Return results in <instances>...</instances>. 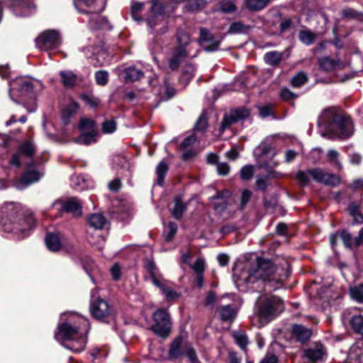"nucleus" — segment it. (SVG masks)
I'll use <instances>...</instances> for the list:
<instances>
[{"label": "nucleus", "instance_id": "59", "mask_svg": "<svg viewBox=\"0 0 363 363\" xmlns=\"http://www.w3.org/2000/svg\"><path fill=\"white\" fill-rule=\"evenodd\" d=\"M191 267L196 274H203L205 269V260L202 257H199Z\"/></svg>", "mask_w": 363, "mask_h": 363}, {"label": "nucleus", "instance_id": "41", "mask_svg": "<svg viewBox=\"0 0 363 363\" xmlns=\"http://www.w3.org/2000/svg\"><path fill=\"white\" fill-rule=\"evenodd\" d=\"M308 81L307 75L303 72H300L296 74L291 80V85L295 88H299L304 85Z\"/></svg>", "mask_w": 363, "mask_h": 363}, {"label": "nucleus", "instance_id": "12", "mask_svg": "<svg viewBox=\"0 0 363 363\" xmlns=\"http://www.w3.org/2000/svg\"><path fill=\"white\" fill-rule=\"evenodd\" d=\"M199 45L206 52H215L218 50L220 41L206 28H201L200 36L198 39Z\"/></svg>", "mask_w": 363, "mask_h": 363}, {"label": "nucleus", "instance_id": "31", "mask_svg": "<svg viewBox=\"0 0 363 363\" xmlns=\"http://www.w3.org/2000/svg\"><path fill=\"white\" fill-rule=\"evenodd\" d=\"M283 52L277 51L268 52L264 55L265 62L271 66H277L283 59Z\"/></svg>", "mask_w": 363, "mask_h": 363}, {"label": "nucleus", "instance_id": "21", "mask_svg": "<svg viewBox=\"0 0 363 363\" xmlns=\"http://www.w3.org/2000/svg\"><path fill=\"white\" fill-rule=\"evenodd\" d=\"M291 333L296 340L301 343L307 342L312 335L311 330L302 325H294Z\"/></svg>", "mask_w": 363, "mask_h": 363}, {"label": "nucleus", "instance_id": "58", "mask_svg": "<svg viewBox=\"0 0 363 363\" xmlns=\"http://www.w3.org/2000/svg\"><path fill=\"white\" fill-rule=\"evenodd\" d=\"M81 99L86 104L91 108H96L100 102V100L98 98L86 94L82 95Z\"/></svg>", "mask_w": 363, "mask_h": 363}, {"label": "nucleus", "instance_id": "52", "mask_svg": "<svg viewBox=\"0 0 363 363\" xmlns=\"http://www.w3.org/2000/svg\"><path fill=\"white\" fill-rule=\"evenodd\" d=\"M95 79L98 85L105 86L108 83V73L104 70H99L95 73Z\"/></svg>", "mask_w": 363, "mask_h": 363}, {"label": "nucleus", "instance_id": "32", "mask_svg": "<svg viewBox=\"0 0 363 363\" xmlns=\"http://www.w3.org/2000/svg\"><path fill=\"white\" fill-rule=\"evenodd\" d=\"M125 80L134 82L140 79L143 77V72L142 70L137 69L135 67H130L125 69Z\"/></svg>", "mask_w": 363, "mask_h": 363}, {"label": "nucleus", "instance_id": "26", "mask_svg": "<svg viewBox=\"0 0 363 363\" xmlns=\"http://www.w3.org/2000/svg\"><path fill=\"white\" fill-rule=\"evenodd\" d=\"M182 340L179 337L175 339L169 348V356L171 359H177L184 354V350L186 349V346L182 347Z\"/></svg>", "mask_w": 363, "mask_h": 363}, {"label": "nucleus", "instance_id": "51", "mask_svg": "<svg viewBox=\"0 0 363 363\" xmlns=\"http://www.w3.org/2000/svg\"><path fill=\"white\" fill-rule=\"evenodd\" d=\"M310 174L308 172V169L305 171H298L296 174V179L298 181L301 186H306L310 182Z\"/></svg>", "mask_w": 363, "mask_h": 363}, {"label": "nucleus", "instance_id": "53", "mask_svg": "<svg viewBox=\"0 0 363 363\" xmlns=\"http://www.w3.org/2000/svg\"><path fill=\"white\" fill-rule=\"evenodd\" d=\"M28 225V229L30 230L35 226L36 221L33 217V213L29 210L24 211V226ZM26 228L24 227V231Z\"/></svg>", "mask_w": 363, "mask_h": 363}, {"label": "nucleus", "instance_id": "11", "mask_svg": "<svg viewBox=\"0 0 363 363\" xmlns=\"http://www.w3.org/2000/svg\"><path fill=\"white\" fill-rule=\"evenodd\" d=\"M90 311L94 318L101 321H105V319L111 315V308L108 303L101 298L91 300Z\"/></svg>", "mask_w": 363, "mask_h": 363}, {"label": "nucleus", "instance_id": "6", "mask_svg": "<svg viewBox=\"0 0 363 363\" xmlns=\"http://www.w3.org/2000/svg\"><path fill=\"white\" fill-rule=\"evenodd\" d=\"M154 323L150 329L154 333L162 338L169 336L171 332L172 323L170 315L164 308H159L152 315Z\"/></svg>", "mask_w": 363, "mask_h": 363}, {"label": "nucleus", "instance_id": "9", "mask_svg": "<svg viewBox=\"0 0 363 363\" xmlns=\"http://www.w3.org/2000/svg\"><path fill=\"white\" fill-rule=\"evenodd\" d=\"M308 172L315 182L326 186L336 187L341 182V178L339 175L326 172L319 167L308 169Z\"/></svg>", "mask_w": 363, "mask_h": 363}, {"label": "nucleus", "instance_id": "29", "mask_svg": "<svg viewBox=\"0 0 363 363\" xmlns=\"http://www.w3.org/2000/svg\"><path fill=\"white\" fill-rule=\"evenodd\" d=\"M87 220L89 225L95 229H102L107 223L105 217L101 213L91 214Z\"/></svg>", "mask_w": 363, "mask_h": 363}, {"label": "nucleus", "instance_id": "39", "mask_svg": "<svg viewBox=\"0 0 363 363\" xmlns=\"http://www.w3.org/2000/svg\"><path fill=\"white\" fill-rule=\"evenodd\" d=\"M95 137L96 132L94 130H91L88 133L81 134V135L77 139L76 142L79 144L87 145L96 142Z\"/></svg>", "mask_w": 363, "mask_h": 363}, {"label": "nucleus", "instance_id": "16", "mask_svg": "<svg viewBox=\"0 0 363 363\" xmlns=\"http://www.w3.org/2000/svg\"><path fill=\"white\" fill-rule=\"evenodd\" d=\"M238 308L235 305L227 304L218 306L216 308L220 320L223 322L230 323L234 321L238 315Z\"/></svg>", "mask_w": 363, "mask_h": 363}, {"label": "nucleus", "instance_id": "4", "mask_svg": "<svg viewBox=\"0 0 363 363\" xmlns=\"http://www.w3.org/2000/svg\"><path fill=\"white\" fill-rule=\"evenodd\" d=\"M150 3V16L147 18V24L152 30L161 24L162 26L161 28L156 31L159 33H164L167 30L165 6L160 0H151Z\"/></svg>", "mask_w": 363, "mask_h": 363}, {"label": "nucleus", "instance_id": "55", "mask_svg": "<svg viewBox=\"0 0 363 363\" xmlns=\"http://www.w3.org/2000/svg\"><path fill=\"white\" fill-rule=\"evenodd\" d=\"M254 172L255 169L252 165H245L240 170V177L243 180H248L252 177Z\"/></svg>", "mask_w": 363, "mask_h": 363}, {"label": "nucleus", "instance_id": "23", "mask_svg": "<svg viewBox=\"0 0 363 363\" xmlns=\"http://www.w3.org/2000/svg\"><path fill=\"white\" fill-rule=\"evenodd\" d=\"M350 363H363V342L353 345L348 352Z\"/></svg>", "mask_w": 363, "mask_h": 363}, {"label": "nucleus", "instance_id": "57", "mask_svg": "<svg viewBox=\"0 0 363 363\" xmlns=\"http://www.w3.org/2000/svg\"><path fill=\"white\" fill-rule=\"evenodd\" d=\"M260 167L264 168L267 172V175L265 176L267 179H279L283 177L280 172L273 170L267 163H264L260 165Z\"/></svg>", "mask_w": 363, "mask_h": 363}, {"label": "nucleus", "instance_id": "47", "mask_svg": "<svg viewBox=\"0 0 363 363\" xmlns=\"http://www.w3.org/2000/svg\"><path fill=\"white\" fill-rule=\"evenodd\" d=\"M21 218L18 222H13L11 220H9L4 223V230L6 232L9 233H15V232H21Z\"/></svg>", "mask_w": 363, "mask_h": 363}, {"label": "nucleus", "instance_id": "54", "mask_svg": "<svg viewBox=\"0 0 363 363\" xmlns=\"http://www.w3.org/2000/svg\"><path fill=\"white\" fill-rule=\"evenodd\" d=\"M144 6L143 3L135 2L131 6V16L135 21H141L142 18L139 16V13L143 10Z\"/></svg>", "mask_w": 363, "mask_h": 363}, {"label": "nucleus", "instance_id": "35", "mask_svg": "<svg viewBox=\"0 0 363 363\" xmlns=\"http://www.w3.org/2000/svg\"><path fill=\"white\" fill-rule=\"evenodd\" d=\"M350 296L353 300L358 303H363V283L350 287Z\"/></svg>", "mask_w": 363, "mask_h": 363}, {"label": "nucleus", "instance_id": "61", "mask_svg": "<svg viewBox=\"0 0 363 363\" xmlns=\"http://www.w3.org/2000/svg\"><path fill=\"white\" fill-rule=\"evenodd\" d=\"M184 354L189 359L191 363H198L196 352L191 347L186 345V349L184 350Z\"/></svg>", "mask_w": 363, "mask_h": 363}, {"label": "nucleus", "instance_id": "50", "mask_svg": "<svg viewBox=\"0 0 363 363\" xmlns=\"http://www.w3.org/2000/svg\"><path fill=\"white\" fill-rule=\"evenodd\" d=\"M236 343L243 350L246 349L248 344V339L247 335L241 332L235 333L233 335Z\"/></svg>", "mask_w": 363, "mask_h": 363}, {"label": "nucleus", "instance_id": "46", "mask_svg": "<svg viewBox=\"0 0 363 363\" xmlns=\"http://www.w3.org/2000/svg\"><path fill=\"white\" fill-rule=\"evenodd\" d=\"M167 169V164L164 162L162 161L158 164L156 172L157 174V183L160 186L163 184L164 175Z\"/></svg>", "mask_w": 363, "mask_h": 363}, {"label": "nucleus", "instance_id": "15", "mask_svg": "<svg viewBox=\"0 0 363 363\" xmlns=\"http://www.w3.org/2000/svg\"><path fill=\"white\" fill-rule=\"evenodd\" d=\"M97 0H74L75 7L84 13H96L104 10V5L97 7Z\"/></svg>", "mask_w": 363, "mask_h": 363}, {"label": "nucleus", "instance_id": "3", "mask_svg": "<svg viewBox=\"0 0 363 363\" xmlns=\"http://www.w3.org/2000/svg\"><path fill=\"white\" fill-rule=\"evenodd\" d=\"M318 124L325 130L322 135L330 139L344 140L353 134L351 118L337 114L333 108H327L322 112Z\"/></svg>", "mask_w": 363, "mask_h": 363}, {"label": "nucleus", "instance_id": "10", "mask_svg": "<svg viewBox=\"0 0 363 363\" xmlns=\"http://www.w3.org/2000/svg\"><path fill=\"white\" fill-rule=\"evenodd\" d=\"M43 86L40 81L30 77L24 79V96L28 95L30 100V108H28L29 112H33L36 108L35 99L37 94L42 90Z\"/></svg>", "mask_w": 363, "mask_h": 363}, {"label": "nucleus", "instance_id": "33", "mask_svg": "<svg viewBox=\"0 0 363 363\" xmlns=\"http://www.w3.org/2000/svg\"><path fill=\"white\" fill-rule=\"evenodd\" d=\"M329 163L335 167L338 171L342 169L341 162L339 160L340 154L335 150H329L326 154Z\"/></svg>", "mask_w": 363, "mask_h": 363}, {"label": "nucleus", "instance_id": "20", "mask_svg": "<svg viewBox=\"0 0 363 363\" xmlns=\"http://www.w3.org/2000/svg\"><path fill=\"white\" fill-rule=\"evenodd\" d=\"M318 65L323 70L328 72L342 68V62L340 60L333 59L328 56L320 57Z\"/></svg>", "mask_w": 363, "mask_h": 363}, {"label": "nucleus", "instance_id": "60", "mask_svg": "<svg viewBox=\"0 0 363 363\" xmlns=\"http://www.w3.org/2000/svg\"><path fill=\"white\" fill-rule=\"evenodd\" d=\"M208 125L207 118L205 113H201L199 116L196 125L195 129L199 131H203L206 130Z\"/></svg>", "mask_w": 363, "mask_h": 363}, {"label": "nucleus", "instance_id": "30", "mask_svg": "<svg viewBox=\"0 0 363 363\" xmlns=\"http://www.w3.org/2000/svg\"><path fill=\"white\" fill-rule=\"evenodd\" d=\"M350 325L354 333L363 335V314L353 315L350 319Z\"/></svg>", "mask_w": 363, "mask_h": 363}, {"label": "nucleus", "instance_id": "22", "mask_svg": "<svg viewBox=\"0 0 363 363\" xmlns=\"http://www.w3.org/2000/svg\"><path fill=\"white\" fill-rule=\"evenodd\" d=\"M62 208L65 211L71 213L74 216L82 215V204L77 198L72 197L63 201Z\"/></svg>", "mask_w": 363, "mask_h": 363}, {"label": "nucleus", "instance_id": "49", "mask_svg": "<svg viewBox=\"0 0 363 363\" xmlns=\"http://www.w3.org/2000/svg\"><path fill=\"white\" fill-rule=\"evenodd\" d=\"M78 107V104L73 102L63 110L62 118L65 123L68 122L69 118L77 112Z\"/></svg>", "mask_w": 363, "mask_h": 363}, {"label": "nucleus", "instance_id": "42", "mask_svg": "<svg viewBox=\"0 0 363 363\" xmlns=\"http://www.w3.org/2000/svg\"><path fill=\"white\" fill-rule=\"evenodd\" d=\"M23 93V79L21 78L16 79L10 83L11 96L17 94L21 96Z\"/></svg>", "mask_w": 363, "mask_h": 363}, {"label": "nucleus", "instance_id": "62", "mask_svg": "<svg viewBox=\"0 0 363 363\" xmlns=\"http://www.w3.org/2000/svg\"><path fill=\"white\" fill-rule=\"evenodd\" d=\"M95 122L89 118H82L79 123V128L82 130H94Z\"/></svg>", "mask_w": 363, "mask_h": 363}, {"label": "nucleus", "instance_id": "25", "mask_svg": "<svg viewBox=\"0 0 363 363\" xmlns=\"http://www.w3.org/2000/svg\"><path fill=\"white\" fill-rule=\"evenodd\" d=\"M272 0H244L246 8L252 12L259 11L267 7Z\"/></svg>", "mask_w": 363, "mask_h": 363}, {"label": "nucleus", "instance_id": "8", "mask_svg": "<svg viewBox=\"0 0 363 363\" xmlns=\"http://www.w3.org/2000/svg\"><path fill=\"white\" fill-rule=\"evenodd\" d=\"M62 43V38L59 31L56 30H47L43 32L36 39L38 47L44 50L55 49Z\"/></svg>", "mask_w": 363, "mask_h": 363}, {"label": "nucleus", "instance_id": "38", "mask_svg": "<svg viewBox=\"0 0 363 363\" xmlns=\"http://www.w3.org/2000/svg\"><path fill=\"white\" fill-rule=\"evenodd\" d=\"M35 150V146L32 141H24V160L28 161V158H36L40 160L39 157L34 155Z\"/></svg>", "mask_w": 363, "mask_h": 363}, {"label": "nucleus", "instance_id": "17", "mask_svg": "<svg viewBox=\"0 0 363 363\" xmlns=\"http://www.w3.org/2000/svg\"><path fill=\"white\" fill-rule=\"evenodd\" d=\"M199 50L197 49L194 50V52L192 55L187 53V52L184 50H182L180 48H175L173 55L169 60V66L171 69L175 70L177 69L181 62L184 59L190 56L191 57H195L198 55Z\"/></svg>", "mask_w": 363, "mask_h": 363}, {"label": "nucleus", "instance_id": "36", "mask_svg": "<svg viewBox=\"0 0 363 363\" xmlns=\"http://www.w3.org/2000/svg\"><path fill=\"white\" fill-rule=\"evenodd\" d=\"M298 38L303 44L310 45L315 40L316 35L311 30H301L298 34Z\"/></svg>", "mask_w": 363, "mask_h": 363}, {"label": "nucleus", "instance_id": "48", "mask_svg": "<svg viewBox=\"0 0 363 363\" xmlns=\"http://www.w3.org/2000/svg\"><path fill=\"white\" fill-rule=\"evenodd\" d=\"M177 232V225L173 222L169 223L168 228L164 231V240L170 242Z\"/></svg>", "mask_w": 363, "mask_h": 363}, {"label": "nucleus", "instance_id": "18", "mask_svg": "<svg viewBox=\"0 0 363 363\" xmlns=\"http://www.w3.org/2000/svg\"><path fill=\"white\" fill-rule=\"evenodd\" d=\"M260 156L272 155L274 157L278 154L274 138L273 136L265 138L257 147Z\"/></svg>", "mask_w": 363, "mask_h": 363}, {"label": "nucleus", "instance_id": "44", "mask_svg": "<svg viewBox=\"0 0 363 363\" xmlns=\"http://www.w3.org/2000/svg\"><path fill=\"white\" fill-rule=\"evenodd\" d=\"M219 10L223 13H230L237 10L235 3L231 0H223L219 4Z\"/></svg>", "mask_w": 363, "mask_h": 363}, {"label": "nucleus", "instance_id": "19", "mask_svg": "<svg viewBox=\"0 0 363 363\" xmlns=\"http://www.w3.org/2000/svg\"><path fill=\"white\" fill-rule=\"evenodd\" d=\"M177 45L176 48H180L190 55L194 52V50L192 49L193 41L188 33L183 30H179L177 33Z\"/></svg>", "mask_w": 363, "mask_h": 363}, {"label": "nucleus", "instance_id": "27", "mask_svg": "<svg viewBox=\"0 0 363 363\" xmlns=\"http://www.w3.org/2000/svg\"><path fill=\"white\" fill-rule=\"evenodd\" d=\"M63 86L66 88H72L77 82V75L72 71H61L59 73Z\"/></svg>", "mask_w": 363, "mask_h": 363}, {"label": "nucleus", "instance_id": "1", "mask_svg": "<svg viewBox=\"0 0 363 363\" xmlns=\"http://www.w3.org/2000/svg\"><path fill=\"white\" fill-rule=\"evenodd\" d=\"M289 262L285 260L274 264L268 259L257 257L256 262L247 269L245 280L248 284L260 281L263 283L274 282L281 284L289 275Z\"/></svg>", "mask_w": 363, "mask_h": 363}, {"label": "nucleus", "instance_id": "56", "mask_svg": "<svg viewBox=\"0 0 363 363\" xmlns=\"http://www.w3.org/2000/svg\"><path fill=\"white\" fill-rule=\"evenodd\" d=\"M116 129V123L113 119L106 120L102 123V130L104 133H113Z\"/></svg>", "mask_w": 363, "mask_h": 363}, {"label": "nucleus", "instance_id": "64", "mask_svg": "<svg viewBox=\"0 0 363 363\" xmlns=\"http://www.w3.org/2000/svg\"><path fill=\"white\" fill-rule=\"evenodd\" d=\"M196 140V137L194 135H191L189 137H186L181 143L180 149L182 150H185L191 147L192 145L195 143Z\"/></svg>", "mask_w": 363, "mask_h": 363}, {"label": "nucleus", "instance_id": "40", "mask_svg": "<svg viewBox=\"0 0 363 363\" xmlns=\"http://www.w3.org/2000/svg\"><path fill=\"white\" fill-rule=\"evenodd\" d=\"M231 196V192L228 190H223L221 191H218L214 196L211 197L212 199H220L222 200V204L220 207L219 206L216 205L215 208L221 210L225 208L226 205V199Z\"/></svg>", "mask_w": 363, "mask_h": 363}, {"label": "nucleus", "instance_id": "63", "mask_svg": "<svg viewBox=\"0 0 363 363\" xmlns=\"http://www.w3.org/2000/svg\"><path fill=\"white\" fill-rule=\"evenodd\" d=\"M219 300L216 296V294L214 291H210L207 293L206 297L205 298L204 305L206 306H212L214 305L216 302H218Z\"/></svg>", "mask_w": 363, "mask_h": 363}, {"label": "nucleus", "instance_id": "5", "mask_svg": "<svg viewBox=\"0 0 363 363\" xmlns=\"http://www.w3.org/2000/svg\"><path fill=\"white\" fill-rule=\"evenodd\" d=\"M257 307L258 314L262 318L275 316L284 310L283 301L277 296L259 297Z\"/></svg>", "mask_w": 363, "mask_h": 363}, {"label": "nucleus", "instance_id": "14", "mask_svg": "<svg viewBox=\"0 0 363 363\" xmlns=\"http://www.w3.org/2000/svg\"><path fill=\"white\" fill-rule=\"evenodd\" d=\"M304 357L311 362H316L323 359L326 355V348L320 343L315 344L303 351Z\"/></svg>", "mask_w": 363, "mask_h": 363}, {"label": "nucleus", "instance_id": "28", "mask_svg": "<svg viewBox=\"0 0 363 363\" xmlns=\"http://www.w3.org/2000/svg\"><path fill=\"white\" fill-rule=\"evenodd\" d=\"M45 244L48 248L53 252H57L61 248V242L58 234L48 233L45 237Z\"/></svg>", "mask_w": 363, "mask_h": 363}, {"label": "nucleus", "instance_id": "13", "mask_svg": "<svg viewBox=\"0 0 363 363\" xmlns=\"http://www.w3.org/2000/svg\"><path fill=\"white\" fill-rule=\"evenodd\" d=\"M249 115V110L245 108H236L230 111L228 114L225 115L221 122V130H224L226 128H228L232 124L248 117Z\"/></svg>", "mask_w": 363, "mask_h": 363}, {"label": "nucleus", "instance_id": "2", "mask_svg": "<svg viewBox=\"0 0 363 363\" xmlns=\"http://www.w3.org/2000/svg\"><path fill=\"white\" fill-rule=\"evenodd\" d=\"M89 329L88 319L82 316H72L69 321L58 326L56 339L69 340L65 347L74 352H80L85 348L86 337L84 335Z\"/></svg>", "mask_w": 363, "mask_h": 363}, {"label": "nucleus", "instance_id": "24", "mask_svg": "<svg viewBox=\"0 0 363 363\" xmlns=\"http://www.w3.org/2000/svg\"><path fill=\"white\" fill-rule=\"evenodd\" d=\"M186 210V204L182 201L181 197H176L174 200V207L171 210L172 216L177 220H180Z\"/></svg>", "mask_w": 363, "mask_h": 363}, {"label": "nucleus", "instance_id": "34", "mask_svg": "<svg viewBox=\"0 0 363 363\" xmlns=\"http://www.w3.org/2000/svg\"><path fill=\"white\" fill-rule=\"evenodd\" d=\"M339 238L342 241L344 245L347 248L357 247L355 244V238H353L352 234L347 230L339 231Z\"/></svg>", "mask_w": 363, "mask_h": 363}, {"label": "nucleus", "instance_id": "37", "mask_svg": "<svg viewBox=\"0 0 363 363\" xmlns=\"http://www.w3.org/2000/svg\"><path fill=\"white\" fill-rule=\"evenodd\" d=\"M348 210L354 223L359 224L363 223V215L359 211V206L357 204L354 203L350 204Z\"/></svg>", "mask_w": 363, "mask_h": 363}, {"label": "nucleus", "instance_id": "7", "mask_svg": "<svg viewBox=\"0 0 363 363\" xmlns=\"http://www.w3.org/2000/svg\"><path fill=\"white\" fill-rule=\"evenodd\" d=\"M44 169L36 158L24 160V188L38 182L44 175Z\"/></svg>", "mask_w": 363, "mask_h": 363}, {"label": "nucleus", "instance_id": "43", "mask_svg": "<svg viewBox=\"0 0 363 363\" xmlns=\"http://www.w3.org/2000/svg\"><path fill=\"white\" fill-rule=\"evenodd\" d=\"M341 16L345 19H359L363 17V14L352 8H347L341 11Z\"/></svg>", "mask_w": 363, "mask_h": 363}, {"label": "nucleus", "instance_id": "45", "mask_svg": "<svg viewBox=\"0 0 363 363\" xmlns=\"http://www.w3.org/2000/svg\"><path fill=\"white\" fill-rule=\"evenodd\" d=\"M206 0H187L185 8L187 11H195L204 7Z\"/></svg>", "mask_w": 363, "mask_h": 363}]
</instances>
